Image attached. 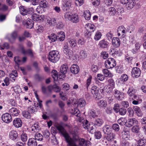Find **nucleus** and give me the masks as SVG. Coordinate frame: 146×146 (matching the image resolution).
<instances>
[{
  "mask_svg": "<svg viewBox=\"0 0 146 146\" xmlns=\"http://www.w3.org/2000/svg\"><path fill=\"white\" fill-rule=\"evenodd\" d=\"M56 127L59 132L62 134L64 137L66 142L67 143V146H76V141L71 137L66 132L64 127L59 124H57Z\"/></svg>",
  "mask_w": 146,
  "mask_h": 146,
  "instance_id": "1",
  "label": "nucleus"
},
{
  "mask_svg": "<svg viewBox=\"0 0 146 146\" xmlns=\"http://www.w3.org/2000/svg\"><path fill=\"white\" fill-rule=\"evenodd\" d=\"M60 58L59 53L58 51H51L48 54V59L52 63H56L59 60Z\"/></svg>",
  "mask_w": 146,
  "mask_h": 146,
  "instance_id": "2",
  "label": "nucleus"
},
{
  "mask_svg": "<svg viewBox=\"0 0 146 146\" xmlns=\"http://www.w3.org/2000/svg\"><path fill=\"white\" fill-rule=\"evenodd\" d=\"M63 51L67 58H70L72 57L73 54V52L72 50L69 49L68 43L66 42L64 44Z\"/></svg>",
  "mask_w": 146,
  "mask_h": 146,
  "instance_id": "3",
  "label": "nucleus"
},
{
  "mask_svg": "<svg viewBox=\"0 0 146 146\" xmlns=\"http://www.w3.org/2000/svg\"><path fill=\"white\" fill-rule=\"evenodd\" d=\"M20 14L23 16L27 14L31 15L33 12V9L32 8H27L25 7L21 6L19 7Z\"/></svg>",
  "mask_w": 146,
  "mask_h": 146,
  "instance_id": "4",
  "label": "nucleus"
},
{
  "mask_svg": "<svg viewBox=\"0 0 146 146\" xmlns=\"http://www.w3.org/2000/svg\"><path fill=\"white\" fill-rule=\"evenodd\" d=\"M105 65L107 68H111L116 65V62L114 58H109L105 61Z\"/></svg>",
  "mask_w": 146,
  "mask_h": 146,
  "instance_id": "5",
  "label": "nucleus"
},
{
  "mask_svg": "<svg viewBox=\"0 0 146 146\" xmlns=\"http://www.w3.org/2000/svg\"><path fill=\"white\" fill-rule=\"evenodd\" d=\"M68 69V66L66 65L63 64L61 66L60 72L59 73V78L60 79L64 78L65 77V74L67 72Z\"/></svg>",
  "mask_w": 146,
  "mask_h": 146,
  "instance_id": "6",
  "label": "nucleus"
},
{
  "mask_svg": "<svg viewBox=\"0 0 146 146\" xmlns=\"http://www.w3.org/2000/svg\"><path fill=\"white\" fill-rule=\"evenodd\" d=\"M138 123V121L135 118L129 119L125 123V125L127 127H130L133 125H137Z\"/></svg>",
  "mask_w": 146,
  "mask_h": 146,
  "instance_id": "7",
  "label": "nucleus"
},
{
  "mask_svg": "<svg viewBox=\"0 0 146 146\" xmlns=\"http://www.w3.org/2000/svg\"><path fill=\"white\" fill-rule=\"evenodd\" d=\"M45 21L50 26H54L56 25L57 20L54 18H50L49 17H47L45 18Z\"/></svg>",
  "mask_w": 146,
  "mask_h": 146,
  "instance_id": "8",
  "label": "nucleus"
},
{
  "mask_svg": "<svg viewBox=\"0 0 146 146\" xmlns=\"http://www.w3.org/2000/svg\"><path fill=\"white\" fill-rule=\"evenodd\" d=\"M141 73V71L139 68L137 67H133L132 70L131 76L134 78L138 77Z\"/></svg>",
  "mask_w": 146,
  "mask_h": 146,
  "instance_id": "9",
  "label": "nucleus"
},
{
  "mask_svg": "<svg viewBox=\"0 0 146 146\" xmlns=\"http://www.w3.org/2000/svg\"><path fill=\"white\" fill-rule=\"evenodd\" d=\"M1 118L3 121L6 123H9L12 121L11 115L9 113H6L3 114Z\"/></svg>",
  "mask_w": 146,
  "mask_h": 146,
  "instance_id": "10",
  "label": "nucleus"
},
{
  "mask_svg": "<svg viewBox=\"0 0 146 146\" xmlns=\"http://www.w3.org/2000/svg\"><path fill=\"white\" fill-rule=\"evenodd\" d=\"M72 3V0H66L64 3L63 5L62 9L64 11L68 10L71 7Z\"/></svg>",
  "mask_w": 146,
  "mask_h": 146,
  "instance_id": "11",
  "label": "nucleus"
},
{
  "mask_svg": "<svg viewBox=\"0 0 146 146\" xmlns=\"http://www.w3.org/2000/svg\"><path fill=\"white\" fill-rule=\"evenodd\" d=\"M109 43L105 39H103L100 41L98 45L102 48H107L108 46Z\"/></svg>",
  "mask_w": 146,
  "mask_h": 146,
  "instance_id": "12",
  "label": "nucleus"
},
{
  "mask_svg": "<svg viewBox=\"0 0 146 146\" xmlns=\"http://www.w3.org/2000/svg\"><path fill=\"white\" fill-rule=\"evenodd\" d=\"M13 124L14 127L17 128H19L22 126V122L20 118H16L13 120Z\"/></svg>",
  "mask_w": 146,
  "mask_h": 146,
  "instance_id": "13",
  "label": "nucleus"
},
{
  "mask_svg": "<svg viewBox=\"0 0 146 146\" xmlns=\"http://www.w3.org/2000/svg\"><path fill=\"white\" fill-rule=\"evenodd\" d=\"M18 36L17 32L16 31L13 32L11 35V37L8 38L9 41L11 43H14Z\"/></svg>",
  "mask_w": 146,
  "mask_h": 146,
  "instance_id": "14",
  "label": "nucleus"
},
{
  "mask_svg": "<svg viewBox=\"0 0 146 146\" xmlns=\"http://www.w3.org/2000/svg\"><path fill=\"white\" fill-rule=\"evenodd\" d=\"M9 136L10 139L15 140L17 138L18 134L17 131L13 130L10 132Z\"/></svg>",
  "mask_w": 146,
  "mask_h": 146,
  "instance_id": "15",
  "label": "nucleus"
},
{
  "mask_svg": "<svg viewBox=\"0 0 146 146\" xmlns=\"http://www.w3.org/2000/svg\"><path fill=\"white\" fill-rule=\"evenodd\" d=\"M112 44L115 48H118L120 45V42L119 39L117 37H113V38Z\"/></svg>",
  "mask_w": 146,
  "mask_h": 146,
  "instance_id": "16",
  "label": "nucleus"
},
{
  "mask_svg": "<svg viewBox=\"0 0 146 146\" xmlns=\"http://www.w3.org/2000/svg\"><path fill=\"white\" fill-rule=\"evenodd\" d=\"M20 49L21 51L23 54H28L31 57L33 56V54L32 50L30 49H28L26 50H24V48L22 45L20 46Z\"/></svg>",
  "mask_w": 146,
  "mask_h": 146,
  "instance_id": "17",
  "label": "nucleus"
},
{
  "mask_svg": "<svg viewBox=\"0 0 146 146\" xmlns=\"http://www.w3.org/2000/svg\"><path fill=\"white\" fill-rule=\"evenodd\" d=\"M24 25L27 29H31L33 27L34 22L33 20L30 19H27Z\"/></svg>",
  "mask_w": 146,
  "mask_h": 146,
  "instance_id": "18",
  "label": "nucleus"
},
{
  "mask_svg": "<svg viewBox=\"0 0 146 146\" xmlns=\"http://www.w3.org/2000/svg\"><path fill=\"white\" fill-rule=\"evenodd\" d=\"M125 29L123 26H121L119 27L117 29V32L118 36L121 35L123 37L124 34L125 33Z\"/></svg>",
  "mask_w": 146,
  "mask_h": 146,
  "instance_id": "19",
  "label": "nucleus"
},
{
  "mask_svg": "<svg viewBox=\"0 0 146 146\" xmlns=\"http://www.w3.org/2000/svg\"><path fill=\"white\" fill-rule=\"evenodd\" d=\"M70 71L73 74H77L79 71V67L76 64H73L71 67Z\"/></svg>",
  "mask_w": 146,
  "mask_h": 146,
  "instance_id": "20",
  "label": "nucleus"
},
{
  "mask_svg": "<svg viewBox=\"0 0 146 146\" xmlns=\"http://www.w3.org/2000/svg\"><path fill=\"white\" fill-rule=\"evenodd\" d=\"M10 114L13 116H18L19 113V111L17 108H12L10 109L9 111Z\"/></svg>",
  "mask_w": 146,
  "mask_h": 146,
  "instance_id": "21",
  "label": "nucleus"
},
{
  "mask_svg": "<svg viewBox=\"0 0 146 146\" xmlns=\"http://www.w3.org/2000/svg\"><path fill=\"white\" fill-rule=\"evenodd\" d=\"M104 133L107 134L111 133L112 129L111 127L108 125H106L102 128Z\"/></svg>",
  "mask_w": 146,
  "mask_h": 146,
  "instance_id": "22",
  "label": "nucleus"
},
{
  "mask_svg": "<svg viewBox=\"0 0 146 146\" xmlns=\"http://www.w3.org/2000/svg\"><path fill=\"white\" fill-rule=\"evenodd\" d=\"M80 20L77 14H72V16L70 21L73 23H77Z\"/></svg>",
  "mask_w": 146,
  "mask_h": 146,
  "instance_id": "23",
  "label": "nucleus"
},
{
  "mask_svg": "<svg viewBox=\"0 0 146 146\" xmlns=\"http://www.w3.org/2000/svg\"><path fill=\"white\" fill-rule=\"evenodd\" d=\"M27 145L28 146H37V143L36 139L34 138L29 139L28 141Z\"/></svg>",
  "mask_w": 146,
  "mask_h": 146,
  "instance_id": "24",
  "label": "nucleus"
},
{
  "mask_svg": "<svg viewBox=\"0 0 146 146\" xmlns=\"http://www.w3.org/2000/svg\"><path fill=\"white\" fill-rule=\"evenodd\" d=\"M133 110L137 115L138 117H141L143 113L140 109L138 107L135 106L133 107Z\"/></svg>",
  "mask_w": 146,
  "mask_h": 146,
  "instance_id": "25",
  "label": "nucleus"
},
{
  "mask_svg": "<svg viewBox=\"0 0 146 146\" xmlns=\"http://www.w3.org/2000/svg\"><path fill=\"white\" fill-rule=\"evenodd\" d=\"M136 2L134 0H131L129 1L126 6L128 9H130L133 8Z\"/></svg>",
  "mask_w": 146,
  "mask_h": 146,
  "instance_id": "26",
  "label": "nucleus"
},
{
  "mask_svg": "<svg viewBox=\"0 0 146 146\" xmlns=\"http://www.w3.org/2000/svg\"><path fill=\"white\" fill-rule=\"evenodd\" d=\"M97 105L100 108H105L107 106V102L104 100H100L98 102Z\"/></svg>",
  "mask_w": 146,
  "mask_h": 146,
  "instance_id": "27",
  "label": "nucleus"
},
{
  "mask_svg": "<svg viewBox=\"0 0 146 146\" xmlns=\"http://www.w3.org/2000/svg\"><path fill=\"white\" fill-rule=\"evenodd\" d=\"M79 144L80 146H87L88 144L90 143L89 141H86L83 138H80L78 140Z\"/></svg>",
  "mask_w": 146,
  "mask_h": 146,
  "instance_id": "28",
  "label": "nucleus"
},
{
  "mask_svg": "<svg viewBox=\"0 0 146 146\" xmlns=\"http://www.w3.org/2000/svg\"><path fill=\"white\" fill-rule=\"evenodd\" d=\"M86 104L85 100L83 98L80 99L77 102L78 107H82L85 106Z\"/></svg>",
  "mask_w": 146,
  "mask_h": 146,
  "instance_id": "29",
  "label": "nucleus"
},
{
  "mask_svg": "<svg viewBox=\"0 0 146 146\" xmlns=\"http://www.w3.org/2000/svg\"><path fill=\"white\" fill-rule=\"evenodd\" d=\"M115 134L113 133H110L107 134L106 139L110 141H112L115 139Z\"/></svg>",
  "mask_w": 146,
  "mask_h": 146,
  "instance_id": "30",
  "label": "nucleus"
},
{
  "mask_svg": "<svg viewBox=\"0 0 146 146\" xmlns=\"http://www.w3.org/2000/svg\"><path fill=\"white\" fill-rule=\"evenodd\" d=\"M104 121L103 120L101 119H95L94 123L95 125L97 126H100L103 123Z\"/></svg>",
  "mask_w": 146,
  "mask_h": 146,
  "instance_id": "31",
  "label": "nucleus"
},
{
  "mask_svg": "<svg viewBox=\"0 0 146 146\" xmlns=\"http://www.w3.org/2000/svg\"><path fill=\"white\" fill-rule=\"evenodd\" d=\"M99 90L98 88L96 86H93L92 88L91 92L94 95L97 96Z\"/></svg>",
  "mask_w": 146,
  "mask_h": 146,
  "instance_id": "32",
  "label": "nucleus"
},
{
  "mask_svg": "<svg viewBox=\"0 0 146 146\" xmlns=\"http://www.w3.org/2000/svg\"><path fill=\"white\" fill-rule=\"evenodd\" d=\"M65 36L64 33L63 32L61 31L58 33L57 37L60 41H62L65 39Z\"/></svg>",
  "mask_w": 146,
  "mask_h": 146,
  "instance_id": "33",
  "label": "nucleus"
},
{
  "mask_svg": "<svg viewBox=\"0 0 146 146\" xmlns=\"http://www.w3.org/2000/svg\"><path fill=\"white\" fill-rule=\"evenodd\" d=\"M68 42L70 46L72 48H74L76 46V40L74 39L69 40Z\"/></svg>",
  "mask_w": 146,
  "mask_h": 146,
  "instance_id": "34",
  "label": "nucleus"
},
{
  "mask_svg": "<svg viewBox=\"0 0 146 146\" xmlns=\"http://www.w3.org/2000/svg\"><path fill=\"white\" fill-rule=\"evenodd\" d=\"M102 72L104 76L106 77H111L113 76L112 74L107 69H103Z\"/></svg>",
  "mask_w": 146,
  "mask_h": 146,
  "instance_id": "35",
  "label": "nucleus"
},
{
  "mask_svg": "<svg viewBox=\"0 0 146 146\" xmlns=\"http://www.w3.org/2000/svg\"><path fill=\"white\" fill-rule=\"evenodd\" d=\"M102 36L101 33L99 31H97L96 33L94 38L95 40L98 41L100 39Z\"/></svg>",
  "mask_w": 146,
  "mask_h": 146,
  "instance_id": "36",
  "label": "nucleus"
},
{
  "mask_svg": "<svg viewBox=\"0 0 146 146\" xmlns=\"http://www.w3.org/2000/svg\"><path fill=\"white\" fill-rule=\"evenodd\" d=\"M80 57L82 59H84L86 58L87 53L85 50H83L80 51L79 53Z\"/></svg>",
  "mask_w": 146,
  "mask_h": 146,
  "instance_id": "37",
  "label": "nucleus"
},
{
  "mask_svg": "<svg viewBox=\"0 0 146 146\" xmlns=\"http://www.w3.org/2000/svg\"><path fill=\"white\" fill-rule=\"evenodd\" d=\"M84 16L86 20H89L90 19L91 13L89 10H86L84 12Z\"/></svg>",
  "mask_w": 146,
  "mask_h": 146,
  "instance_id": "38",
  "label": "nucleus"
},
{
  "mask_svg": "<svg viewBox=\"0 0 146 146\" xmlns=\"http://www.w3.org/2000/svg\"><path fill=\"white\" fill-rule=\"evenodd\" d=\"M85 28L87 30L90 29L91 32H93L95 30L94 25L91 23L86 24L85 25Z\"/></svg>",
  "mask_w": 146,
  "mask_h": 146,
  "instance_id": "39",
  "label": "nucleus"
},
{
  "mask_svg": "<svg viewBox=\"0 0 146 146\" xmlns=\"http://www.w3.org/2000/svg\"><path fill=\"white\" fill-rule=\"evenodd\" d=\"M52 76L55 80H57L58 77H59V74H58L56 70H54L52 71Z\"/></svg>",
  "mask_w": 146,
  "mask_h": 146,
  "instance_id": "40",
  "label": "nucleus"
},
{
  "mask_svg": "<svg viewBox=\"0 0 146 146\" xmlns=\"http://www.w3.org/2000/svg\"><path fill=\"white\" fill-rule=\"evenodd\" d=\"M39 129L40 127L38 123H34V125L32 127V130L35 132H38Z\"/></svg>",
  "mask_w": 146,
  "mask_h": 146,
  "instance_id": "41",
  "label": "nucleus"
},
{
  "mask_svg": "<svg viewBox=\"0 0 146 146\" xmlns=\"http://www.w3.org/2000/svg\"><path fill=\"white\" fill-rule=\"evenodd\" d=\"M48 3L45 0H42L40 2V7L42 8H45L48 6Z\"/></svg>",
  "mask_w": 146,
  "mask_h": 146,
  "instance_id": "42",
  "label": "nucleus"
},
{
  "mask_svg": "<svg viewBox=\"0 0 146 146\" xmlns=\"http://www.w3.org/2000/svg\"><path fill=\"white\" fill-rule=\"evenodd\" d=\"M35 139L36 140L38 141H41L42 140L43 136L39 133H36L35 134Z\"/></svg>",
  "mask_w": 146,
  "mask_h": 146,
  "instance_id": "43",
  "label": "nucleus"
},
{
  "mask_svg": "<svg viewBox=\"0 0 146 146\" xmlns=\"http://www.w3.org/2000/svg\"><path fill=\"white\" fill-rule=\"evenodd\" d=\"M44 29V27L42 25L38 24H37L35 27V29L37 32H42L43 31Z\"/></svg>",
  "mask_w": 146,
  "mask_h": 146,
  "instance_id": "44",
  "label": "nucleus"
},
{
  "mask_svg": "<svg viewBox=\"0 0 146 146\" xmlns=\"http://www.w3.org/2000/svg\"><path fill=\"white\" fill-rule=\"evenodd\" d=\"M109 15H114L116 13V9L113 7H111L108 9Z\"/></svg>",
  "mask_w": 146,
  "mask_h": 146,
  "instance_id": "45",
  "label": "nucleus"
},
{
  "mask_svg": "<svg viewBox=\"0 0 146 146\" xmlns=\"http://www.w3.org/2000/svg\"><path fill=\"white\" fill-rule=\"evenodd\" d=\"M72 14L71 13L68 12H66L64 13V18L66 20H69L70 21L71 17L72 16Z\"/></svg>",
  "mask_w": 146,
  "mask_h": 146,
  "instance_id": "46",
  "label": "nucleus"
},
{
  "mask_svg": "<svg viewBox=\"0 0 146 146\" xmlns=\"http://www.w3.org/2000/svg\"><path fill=\"white\" fill-rule=\"evenodd\" d=\"M48 37L50 40L52 42H55L57 38L56 35L54 34H51L50 36H49Z\"/></svg>",
  "mask_w": 146,
  "mask_h": 146,
  "instance_id": "47",
  "label": "nucleus"
},
{
  "mask_svg": "<svg viewBox=\"0 0 146 146\" xmlns=\"http://www.w3.org/2000/svg\"><path fill=\"white\" fill-rule=\"evenodd\" d=\"M10 78L15 81V78L17 77L18 74L16 71L15 70L13 72V73L10 74Z\"/></svg>",
  "mask_w": 146,
  "mask_h": 146,
  "instance_id": "48",
  "label": "nucleus"
},
{
  "mask_svg": "<svg viewBox=\"0 0 146 146\" xmlns=\"http://www.w3.org/2000/svg\"><path fill=\"white\" fill-rule=\"evenodd\" d=\"M105 112L107 114H111L113 112L112 108L110 106H108L105 109Z\"/></svg>",
  "mask_w": 146,
  "mask_h": 146,
  "instance_id": "49",
  "label": "nucleus"
},
{
  "mask_svg": "<svg viewBox=\"0 0 146 146\" xmlns=\"http://www.w3.org/2000/svg\"><path fill=\"white\" fill-rule=\"evenodd\" d=\"M28 110L30 111L31 113H35V112L37 111V109L35 106L34 107L30 106Z\"/></svg>",
  "mask_w": 146,
  "mask_h": 146,
  "instance_id": "50",
  "label": "nucleus"
},
{
  "mask_svg": "<svg viewBox=\"0 0 146 146\" xmlns=\"http://www.w3.org/2000/svg\"><path fill=\"white\" fill-rule=\"evenodd\" d=\"M82 125L84 128L88 129V127H89L90 126H91V125L89 123L88 120H86L84 123H83Z\"/></svg>",
  "mask_w": 146,
  "mask_h": 146,
  "instance_id": "51",
  "label": "nucleus"
},
{
  "mask_svg": "<svg viewBox=\"0 0 146 146\" xmlns=\"http://www.w3.org/2000/svg\"><path fill=\"white\" fill-rule=\"evenodd\" d=\"M22 115L25 117L27 119H30L31 115L30 113L28 111H24L22 112Z\"/></svg>",
  "mask_w": 146,
  "mask_h": 146,
  "instance_id": "52",
  "label": "nucleus"
},
{
  "mask_svg": "<svg viewBox=\"0 0 146 146\" xmlns=\"http://www.w3.org/2000/svg\"><path fill=\"white\" fill-rule=\"evenodd\" d=\"M90 115L93 118L97 117L98 115L96 114L95 111L94 110H90L89 111Z\"/></svg>",
  "mask_w": 146,
  "mask_h": 146,
  "instance_id": "53",
  "label": "nucleus"
},
{
  "mask_svg": "<svg viewBox=\"0 0 146 146\" xmlns=\"http://www.w3.org/2000/svg\"><path fill=\"white\" fill-rule=\"evenodd\" d=\"M139 128L138 126H134L131 128V131L134 133H137L139 132Z\"/></svg>",
  "mask_w": 146,
  "mask_h": 146,
  "instance_id": "54",
  "label": "nucleus"
},
{
  "mask_svg": "<svg viewBox=\"0 0 146 146\" xmlns=\"http://www.w3.org/2000/svg\"><path fill=\"white\" fill-rule=\"evenodd\" d=\"M126 109L124 108H122L119 109L118 112L120 115H123L126 114Z\"/></svg>",
  "mask_w": 146,
  "mask_h": 146,
  "instance_id": "55",
  "label": "nucleus"
},
{
  "mask_svg": "<svg viewBox=\"0 0 146 146\" xmlns=\"http://www.w3.org/2000/svg\"><path fill=\"white\" fill-rule=\"evenodd\" d=\"M84 3V0H76L75 4L77 6H80Z\"/></svg>",
  "mask_w": 146,
  "mask_h": 146,
  "instance_id": "56",
  "label": "nucleus"
},
{
  "mask_svg": "<svg viewBox=\"0 0 146 146\" xmlns=\"http://www.w3.org/2000/svg\"><path fill=\"white\" fill-rule=\"evenodd\" d=\"M78 128L77 127H75L73 129L71 132L72 134L73 135V137H74L78 135Z\"/></svg>",
  "mask_w": 146,
  "mask_h": 146,
  "instance_id": "57",
  "label": "nucleus"
},
{
  "mask_svg": "<svg viewBox=\"0 0 146 146\" xmlns=\"http://www.w3.org/2000/svg\"><path fill=\"white\" fill-rule=\"evenodd\" d=\"M9 47V44L6 42L4 43L2 46L0 45V48L1 50H3L4 48L8 49Z\"/></svg>",
  "mask_w": 146,
  "mask_h": 146,
  "instance_id": "58",
  "label": "nucleus"
},
{
  "mask_svg": "<svg viewBox=\"0 0 146 146\" xmlns=\"http://www.w3.org/2000/svg\"><path fill=\"white\" fill-rule=\"evenodd\" d=\"M56 25V27L59 29L62 28L64 26L63 23L61 21L58 22L57 21Z\"/></svg>",
  "mask_w": 146,
  "mask_h": 146,
  "instance_id": "59",
  "label": "nucleus"
},
{
  "mask_svg": "<svg viewBox=\"0 0 146 146\" xmlns=\"http://www.w3.org/2000/svg\"><path fill=\"white\" fill-rule=\"evenodd\" d=\"M109 86L114 87L115 82L114 80L112 78H110L108 80Z\"/></svg>",
  "mask_w": 146,
  "mask_h": 146,
  "instance_id": "60",
  "label": "nucleus"
},
{
  "mask_svg": "<svg viewBox=\"0 0 146 146\" xmlns=\"http://www.w3.org/2000/svg\"><path fill=\"white\" fill-rule=\"evenodd\" d=\"M128 78V76L125 74H122L121 77V80L123 81H127Z\"/></svg>",
  "mask_w": 146,
  "mask_h": 146,
  "instance_id": "61",
  "label": "nucleus"
},
{
  "mask_svg": "<svg viewBox=\"0 0 146 146\" xmlns=\"http://www.w3.org/2000/svg\"><path fill=\"white\" fill-rule=\"evenodd\" d=\"M106 35L107 40H108L109 41L111 40L113 37V34L111 31L108 33L106 34Z\"/></svg>",
  "mask_w": 146,
  "mask_h": 146,
  "instance_id": "62",
  "label": "nucleus"
},
{
  "mask_svg": "<svg viewBox=\"0 0 146 146\" xmlns=\"http://www.w3.org/2000/svg\"><path fill=\"white\" fill-rule=\"evenodd\" d=\"M14 90L17 93H19L21 91L20 86L18 85H16L14 87Z\"/></svg>",
  "mask_w": 146,
  "mask_h": 146,
  "instance_id": "63",
  "label": "nucleus"
},
{
  "mask_svg": "<svg viewBox=\"0 0 146 146\" xmlns=\"http://www.w3.org/2000/svg\"><path fill=\"white\" fill-rule=\"evenodd\" d=\"M101 56L104 59H106L108 57V53L106 51H102L101 53Z\"/></svg>",
  "mask_w": 146,
  "mask_h": 146,
  "instance_id": "64",
  "label": "nucleus"
}]
</instances>
